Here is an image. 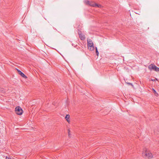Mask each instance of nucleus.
I'll use <instances>...</instances> for the list:
<instances>
[{
	"label": "nucleus",
	"mask_w": 159,
	"mask_h": 159,
	"mask_svg": "<svg viewBox=\"0 0 159 159\" xmlns=\"http://www.w3.org/2000/svg\"><path fill=\"white\" fill-rule=\"evenodd\" d=\"M127 84L129 85H131V86H132V87H133V85L129 83H127Z\"/></svg>",
	"instance_id": "obj_15"
},
{
	"label": "nucleus",
	"mask_w": 159,
	"mask_h": 159,
	"mask_svg": "<svg viewBox=\"0 0 159 159\" xmlns=\"http://www.w3.org/2000/svg\"><path fill=\"white\" fill-rule=\"evenodd\" d=\"M16 70H17L18 71V72L19 73V74L22 77L25 79H26L27 78V77L25 75L24 73L20 71L18 69H16Z\"/></svg>",
	"instance_id": "obj_6"
},
{
	"label": "nucleus",
	"mask_w": 159,
	"mask_h": 159,
	"mask_svg": "<svg viewBox=\"0 0 159 159\" xmlns=\"http://www.w3.org/2000/svg\"><path fill=\"white\" fill-rule=\"evenodd\" d=\"M98 50L97 48V47H96V50Z\"/></svg>",
	"instance_id": "obj_18"
},
{
	"label": "nucleus",
	"mask_w": 159,
	"mask_h": 159,
	"mask_svg": "<svg viewBox=\"0 0 159 159\" xmlns=\"http://www.w3.org/2000/svg\"><path fill=\"white\" fill-rule=\"evenodd\" d=\"M16 113L18 115H21L23 113V111L20 107L18 106L15 108Z\"/></svg>",
	"instance_id": "obj_4"
},
{
	"label": "nucleus",
	"mask_w": 159,
	"mask_h": 159,
	"mask_svg": "<svg viewBox=\"0 0 159 159\" xmlns=\"http://www.w3.org/2000/svg\"><path fill=\"white\" fill-rule=\"evenodd\" d=\"M96 54H97V56H98V55H99V52H98V50H96Z\"/></svg>",
	"instance_id": "obj_11"
},
{
	"label": "nucleus",
	"mask_w": 159,
	"mask_h": 159,
	"mask_svg": "<svg viewBox=\"0 0 159 159\" xmlns=\"http://www.w3.org/2000/svg\"><path fill=\"white\" fill-rule=\"evenodd\" d=\"M152 90L155 94H157V93L156 91L154 89H153Z\"/></svg>",
	"instance_id": "obj_14"
},
{
	"label": "nucleus",
	"mask_w": 159,
	"mask_h": 159,
	"mask_svg": "<svg viewBox=\"0 0 159 159\" xmlns=\"http://www.w3.org/2000/svg\"><path fill=\"white\" fill-rule=\"evenodd\" d=\"M3 88L0 87V92H2L3 91Z\"/></svg>",
	"instance_id": "obj_12"
},
{
	"label": "nucleus",
	"mask_w": 159,
	"mask_h": 159,
	"mask_svg": "<svg viewBox=\"0 0 159 159\" xmlns=\"http://www.w3.org/2000/svg\"><path fill=\"white\" fill-rule=\"evenodd\" d=\"M91 6L93 7H97L100 8L103 7L99 4H98L94 2V3H91Z\"/></svg>",
	"instance_id": "obj_5"
},
{
	"label": "nucleus",
	"mask_w": 159,
	"mask_h": 159,
	"mask_svg": "<svg viewBox=\"0 0 159 159\" xmlns=\"http://www.w3.org/2000/svg\"><path fill=\"white\" fill-rule=\"evenodd\" d=\"M84 3L85 4L87 5H89V6H91V3H94V2H90L89 1H85L84 2Z\"/></svg>",
	"instance_id": "obj_9"
},
{
	"label": "nucleus",
	"mask_w": 159,
	"mask_h": 159,
	"mask_svg": "<svg viewBox=\"0 0 159 159\" xmlns=\"http://www.w3.org/2000/svg\"><path fill=\"white\" fill-rule=\"evenodd\" d=\"M148 68L150 70H154L156 72L159 71V68L152 64L149 65Z\"/></svg>",
	"instance_id": "obj_3"
},
{
	"label": "nucleus",
	"mask_w": 159,
	"mask_h": 159,
	"mask_svg": "<svg viewBox=\"0 0 159 159\" xmlns=\"http://www.w3.org/2000/svg\"><path fill=\"white\" fill-rule=\"evenodd\" d=\"M68 136H70V130L69 129H68Z\"/></svg>",
	"instance_id": "obj_10"
},
{
	"label": "nucleus",
	"mask_w": 159,
	"mask_h": 159,
	"mask_svg": "<svg viewBox=\"0 0 159 159\" xmlns=\"http://www.w3.org/2000/svg\"><path fill=\"white\" fill-rule=\"evenodd\" d=\"M87 43L88 49L90 51L93 50L94 49V47L92 40L90 39H88Z\"/></svg>",
	"instance_id": "obj_2"
},
{
	"label": "nucleus",
	"mask_w": 159,
	"mask_h": 159,
	"mask_svg": "<svg viewBox=\"0 0 159 159\" xmlns=\"http://www.w3.org/2000/svg\"><path fill=\"white\" fill-rule=\"evenodd\" d=\"M156 80H157V78H156V79H153V80L152 79V80H152V81H155Z\"/></svg>",
	"instance_id": "obj_16"
},
{
	"label": "nucleus",
	"mask_w": 159,
	"mask_h": 159,
	"mask_svg": "<svg viewBox=\"0 0 159 159\" xmlns=\"http://www.w3.org/2000/svg\"><path fill=\"white\" fill-rule=\"evenodd\" d=\"M79 37L81 40H84L85 39V37L84 35L82 34H79Z\"/></svg>",
	"instance_id": "obj_8"
},
{
	"label": "nucleus",
	"mask_w": 159,
	"mask_h": 159,
	"mask_svg": "<svg viewBox=\"0 0 159 159\" xmlns=\"http://www.w3.org/2000/svg\"><path fill=\"white\" fill-rule=\"evenodd\" d=\"M70 116L69 115H66L65 118V119L69 123H70Z\"/></svg>",
	"instance_id": "obj_7"
},
{
	"label": "nucleus",
	"mask_w": 159,
	"mask_h": 159,
	"mask_svg": "<svg viewBox=\"0 0 159 159\" xmlns=\"http://www.w3.org/2000/svg\"><path fill=\"white\" fill-rule=\"evenodd\" d=\"M156 96H157L158 95V93H157V94H155Z\"/></svg>",
	"instance_id": "obj_17"
},
{
	"label": "nucleus",
	"mask_w": 159,
	"mask_h": 159,
	"mask_svg": "<svg viewBox=\"0 0 159 159\" xmlns=\"http://www.w3.org/2000/svg\"><path fill=\"white\" fill-rule=\"evenodd\" d=\"M141 155L145 159H151L153 157V154L150 150L146 148H143L142 152Z\"/></svg>",
	"instance_id": "obj_1"
},
{
	"label": "nucleus",
	"mask_w": 159,
	"mask_h": 159,
	"mask_svg": "<svg viewBox=\"0 0 159 159\" xmlns=\"http://www.w3.org/2000/svg\"><path fill=\"white\" fill-rule=\"evenodd\" d=\"M6 159H12L10 157H6Z\"/></svg>",
	"instance_id": "obj_13"
}]
</instances>
